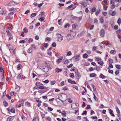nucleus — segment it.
I'll return each instance as SVG.
<instances>
[{
    "label": "nucleus",
    "mask_w": 121,
    "mask_h": 121,
    "mask_svg": "<svg viewBox=\"0 0 121 121\" xmlns=\"http://www.w3.org/2000/svg\"><path fill=\"white\" fill-rule=\"evenodd\" d=\"M60 96L62 97V98H63V97L65 98L63 100H62L59 98H57L55 99L56 101L57 102L58 104L60 105H63V101H65L67 99V95L66 94H64L62 95L60 94Z\"/></svg>",
    "instance_id": "1"
},
{
    "label": "nucleus",
    "mask_w": 121,
    "mask_h": 121,
    "mask_svg": "<svg viewBox=\"0 0 121 121\" xmlns=\"http://www.w3.org/2000/svg\"><path fill=\"white\" fill-rule=\"evenodd\" d=\"M57 35L58 38L57 41L60 42H61L63 39V36L60 34H58Z\"/></svg>",
    "instance_id": "2"
},
{
    "label": "nucleus",
    "mask_w": 121,
    "mask_h": 121,
    "mask_svg": "<svg viewBox=\"0 0 121 121\" xmlns=\"http://www.w3.org/2000/svg\"><path fill=\"white\" fill-rule=\"evenodd\" d=\"M73 58V60L75 62L78 61L80 59V55L74 56Z\"/></svg>",
    "instance_id": "3"
},
{
    "label": "nucleus",
    "mask_w": 121,
    "mask_h": 121,
    "mask_svg": "<svg viewBox=\"0 0 121 121\" xmlns=\"http://www.w3.org/2000/svg\"><path fill=\"white\" fill-rule=\"evenodd\" d=\"M78 104L77 103H75V104H73V105H72L71 106V107L73 109H75L76 108H78Z\"/></svg>",
    "instance_id": "4"
},
{
    "label": "nucleus",
    "mask_w": 121,
    "mask_h": 121,
    "mask_svg": "<svg viewBox=\"0 0 121 121\" xmlns=\"http://www.w3.org/2000/svg\"><path fill=\"white\" fill-rule=\"evenodd\" d=\"M100 34L102 37H104L105 34L104 30V29H101L100 31Z\"/></svg>",
    "instance_id": "5"
},
{
    "label": "nucleus",
    "mask_w": 121,
    "mask_h": 121,
    "mask_svg": "<svg viewBox=\"0 0 121 121\" xmlns=\"http://www.w3.org/2000/svg\"><path fill=\"white\" fill-rule=\"evenodd\" d=\"M66 38L67 40L68 41L71 40L72 39L71 35L69 34H68L67 35Z\"/></svg>",
    "instance_id": "6"
},
{
    "label": "nucleus",
    "mask_w": 121,
    "mask_h": 121,
    "mask_svg": "<svg viewBox=\"0 0 121 121\" xmlns=\"http://www.w3.org/2000/svg\"><path fill=\"white\" fill-rule=\"evenodd\" d=\"M45 64L46 66L48 68L51 69V68L50 67V62L48 61H46L45 62Z\"/></svg>",
    "instance_id": "7"
},
{
    "label": "nucleus",
    "mask_w": 121,
    "mask_h": 121,
    "mask_svg": "<svg viewBox=\"0 0 121 121\" xmlns=\"http://www.w3.org/2000/svg\"><path fill=\"white\" fill-rule=\"evenodd\" d=\"M17 4L13 1H12L8 4V5L9 6L15 5H17Z\"/></svg>",
    "instance_id": "8"
},
{
    "label": "nucleus",
    "mask_w": 121,
    "mask_h": 121,
    "mask_svg": "<svg viewBox=\"0 0 121 121\" xmlns=\"http://www.w3.org/2000/svg\"><path fill=\"white\" fill-rule=\"evenodd\" d=\"M75 76L76 78L77 79H78L81 77V75L79 73H76L75 74Z\"/></svg>",
    "instance_id": "9"
},
{
    "label": "nucleus",
    "mask_w": 121,
    "mask_h": 121,
    "mask_svg": "<svg viewBox=\"0 0 121 121\" xmlns=\"http://www.w3.org/2000/svg\"><path fill=\"white\" fill-rule=\"evenodd\" d=\"M6 31L7 32V35L9 36H12V35L11 33L9 31V30H6Z\"/></svg>",
    "instance_id": "10"
},
{
    "label": "nucleus",
    "mask_w": 121,
    "mask_h": 121,
    "mask_svg": "<svg viewBox=\"0 0 121 121\" xmlns=\"http://www.w3.org/2000/svg\"><path fill=\"white\" fill-rule=\"evenodd\" d=\"M15 108L13 107H12L11 110V112L14 113H15Z\"/></svg>",
    "instance_id": "11"
},
{
    "label": "nucleus",
    "mask_w": 121,
    "mask_h": 121,
    "mask_svg": "<svg viewBox=\"0 0 121 121\" xmlns=\"http://www.w3.org/2000/svg\"><path fill=\"white\" fill-rule=\"evenodd\" d=\"M56 72L57 73H58L60 72H61L62 71V69H59L57 68H56L55 69Z\"/></svg>",
    "instance_id": "12"
},
{
    "label": "nucleus",
    "mask_w": 121,
    "mask_h": 121,
    "mask_svg": "<svg viewBox=\"0 0 121 121\" xmlns=\"http://www.w3.org/2000/svg\"><path fill=\"white\" fill-rule=\"evenodd\" d=\"M20 88V87L17 85L16 87H15L16 91H18L19 90Z\"/></svg>",
    "instance_id": "13"
},
{
    "label": "nucleus",
    "mask_w": 121,
    "mask_h": 121,
    "mask_svg": "<svg viewBox=\"0 0 121 121\" xmlns=\"http://www.w3.org/2000/svg\"><path fill=\"white\" fill-rule=\"evenodd\" d=\"M96 76V75L94 73H91L90 74V77H95Z\"/></svg>",
    "instance_id": "14"
},
{
    "label": "nucleus",
    "mask_w": 121,
    "mask_h": 121,
    "mask_svg": "<svg viewBox=\"0 0 121 121\" xmlns=\"http://www.w3.org/2000/svg\"><path fill=\"white\" fill-rule=\"evenodd\" d=\"M32 51V48L30 47L27 50V52L29 53H31Z\"/></svg>",
    "instance_id": "15"
},
{
    "label": "nucleus",
    "mask_w": 121,
    "mask_h": 121,
    "mask_svg": "<svg viewBox=\"0 0 121 121\" xmlns=\"http://www.w3.org/2000/svg\"><path fill=\"white\" fill-rule=\"evenodd\" d=\"M99 20L100 21H101V23H103V18L101 16L99 17Z\"/></svg>",
    "instance_id": "16"
},
{
    "label": "nucleus",
    "mask_w": 121,
    "mask_h": 121,
    "mask_svg": "<svg viewBox=\"0 0 121 121\" xmlns=\"http://www.w3.org/2000/svg\"><path fill=\"white\" fill-rule=\"evenodd\" d=\"M37 14L36 13H32L31 14V15L30 16V17L31 18H32L33 17H34Z\"/></svg>",
    "instance_id": "17"
},
{
    "label": "nucleus",
    "mask_w": 121,
    "mask_h": 121,
    "mask_svg": "<svg viewBox=\"0 0 121 121\" xmlns=\"http://www.w3.org/2000/svg\"><path fill=\"white\" fill-rule=\"evenodd\" d=\"M77 26V24H73L72 25V27L73 29H75L76 27Z\"/></svg>",
    "instance_id": "18"
},
{
    "label": "nucleus",
    "mask_w": 121,
    "mask_h": 121,
    "mask_svg": "<svg viewBox=\"0 0 121 121\" xmlns=\"http://www.w3.org/2000/svg\"><path fill=\"white\" fill-rule=\"evenodd\" d=\"M63 62L65 64H66L68 63L69 61H68L67 60H65L64 59L63 60Z\"/></svg>",
    "instance_id": "19"
},
{
    "label": "nucleus",
    "mask_w": 121,
    "mask_h": 121,
    "mask_svg": "<svg viewBox=\"0 0 121 121\" xmlns=\"http://www.w3.org/2000/svg\"><path fill=\"white\" fill-rule=\"evenodd\" d=\"M37 56L39 58H41L42 57V55L41 54L39 53L37 54Z\"/></svg>",
    "instance_id": "20"
},
{
    "label": "nucleus",
    "mask_w": 121,
    "mask_h": 121,
    "mask_svg": "<svg viewBox=\"0 0 121 121\" xmlns=\"http://www.w3.org/2000/svg\"><path fill=\"white\" fill-rule=\"evenodd\" d=\"M115 66L116 68L118 69H121V66L120 65H116Z\"/></svg>",
    "instance_id": "21"
},
{
    "label": "nucleus",
    "mask_w": 121,
    "mask_h": 121,
    "mask_svg": "<svg viewBox=\"0 0 121 121\" xmlns=\"http://www.w3.org/2000/svg\"><path fill=\"white\" fill-rule=\"evenodd\" d=\"M99 77L100 78H101L102 79H103L105 78V76L101 73L100 74L99 76Z\"/></svg>",
    "instance_id": "22"
},
{
    "label": "nucleus",
    "mask_w": 121,
    "mask_h": 121,
    "mask_svg": "<svg viewBox=\"0 0 121 121\" xmlns=\"http://www.w3.org/2000/svg\"><path fill=\"white\" fill-rule=\"evenodd\" d=\"M121 19L120 18H119L118 19L117 21V23L119 25H120L121 24Z\"/></svg>",
    "instance_id": "23"
},
{
    "label": "nucleus",
    "mask_w": 121,
    "mask_h": 121,
    "mask_svg": "<svg viewBox=\"0 0 121 121\" xmlns=\"http://www.w3.org/2000/svg\"><path fill=\"white\" fill-rule=\"evenodd\" d=\"M108 61L109 62V64H112L113 63V60H112L111 58H109Z\"/></svg>",
    "instance_id": "24"
},
{
    "label": "nucleus",
    "mask_w": 121,
    "mask_h": 121,
    "mask_svg": "<svg viewBox=\"0 0 121 121\" xmlns=\"http://www.w3.org/2000/svg\"><path fill=\"white\" fill-rule=\"evenodd\" d=\"M22 67V65L20 64H19L17 66V69L18 70H19Z\"/></svg>",
    "instance_id": "25"
},
{
    "label": "nucleus",
    "mask_w": 121,
    "mask_h": 121,
    "mask_svg": "<svg viewBox=\"0 0 121 121\" xmlns=\"http://www.w3.org/2000/svg\"><path fill=\"white\" fill-rule=\"evenodd\" d=\"M88 55L86 53L84 54L83 56V58H87L88 57Z\"/></svg>",
    "instance_id": "26"
},
{
    "label": "nucleus",
    "mask_w": 121,
    "mask_h": 121,
    "mask_svg": "<svg viewBox=\"0 0 121 121\" xmlns=\"http://www.w3.org/2000/svg\"><path fill=\"white\" fill-rule=\"evenodd\" d=\"M3 103L4 105L5 106H7L8 105V104L7 103V102L5 100H4L3 101Z\"/></svg>",
    "instance_id": "27"
},
{
    "label": "nucleus",
    "mask_w": 121,
    "mask_h": 121,
    "mask_svg": "<svg viewBox=\"0 0 121 121\" xmlns=\"http://www.w3.org/2000/svg\"><path fill=\"white\" fill-rule=\"evenodd\" d=\"M116 52L115 50H112L110 52V53L111 54H115Z\"/></svg>",
    "instance_id": "28"
},
{
    "label": "nucleus",
    "mask_w": 121,
    "mask_h": 121,
    "mask_svg": "<svg viewBox=\"0 0 121 121\" xmlns=\"http://www.w3.org/2000/svg\"><path fill=\"white\" fill-rule=\"evenodd\" d=\"M25 104L26 106L28 107H29L30 106V103L28 101L26 102Z\"/></svg>",
    "instance_id": "29"
},
{
    "label": "nucleus",
    "mask_w": 121,
    "mask_h": 121,
    "mask_svg": "<svg viewBox=\"0 0 121 121\" xmlns=\"http://www.w3.org/2000/svg\"><path fill=\"white\" fill-rule=\"evenodd\" d=\"M39 121V120L38 119L37 117H36L35 118H34L32 121Z\"/></svg>",
    "instance_id": "30"
},
{
    "label": "nucleus",
    "mask_w": 121,
    "mask_h": 121,
    "mask_svg": "<svg viewBox=\"0 0 121 121\" xmlns=\"http://www.w3.org/2000/svg\"><path fill=\"white\" fill-rule=\"evenodd\" d=\"M23 32L26 33H27L28 32V29L26 28H25L23 29Z\"/></svg>",
    "instance_id": "31"
},
{
    "label": "nucleus",
    "mask_w": 121,
    "mask_h": 121,
    "mask_svg": "<svg viewBox=\"0 0 121 121\" xmlns=\"http://www.w3.org/2000/svg\"><path fill=\"white\" fill-rule=\"evenodd\" d=\"M22 75L21 74H20L18 76L17 78L19 79H20L22 78Z\"/></svg>",
    "instance_id": "32"
},
{
    "label": "nucleus",
    "mask_w": 121,
    "mask_h": 121,
    "mask_svg": "<svg viewBox=\"0 0 121 121\" xmlns=\"http://www.w3.org/2000/svg\"><path fill=\"white\" fill-rule=\"evenodd\" d=\"M70 77L72 78H73L74 77V75L73 73H71L69 74Z\"/></svg>",
    "instance_id": "33"
},
{
    "label": "nucleus",
    "mask_w": 121,
    "mask_h": 121,
    "mask_svg": "<svg viewBox=\"0 0 121 121\" xmlns=\"http://www.w3.org/2000/svg\"><path fill=\"white\" fill-rule=\"evenodd\" d=\"M62 59L61 58H59L56 61V62L58 63H60L62 61Z\"/></svg>",
    "instance_id": "34"
},
{
    "label": "nucleus",
    "mask_w": 121,
    "mask_h": 121,
    "mask_svg": "<svg viewBox=\"0 0 121 121\" xmlns=\"http://www.w3.org/2000/svg\"><path fill=\"white\" fill-rule=\"evenodd\" d=\"M56 83V81H51V84L53 85L54 84Z\"/></svg>",
    "instance_id": "35"
},
{
    "label": "nucleus",
    "mask_w": 121,
    "mask_h": 121,
    "mask_svg": "<svg viewBox=\"0 0 121 121\" xmlns=\"http://www.w3.org/2000/svg\"><path fill=\"white\" fill-rule=\"evenodd\" d=\"M64 81L62 82L59 84V86H62L64 85Z\"/></svg>",
    "instance_id": "36"
},
{
    "label": "nucleus",
    "mask_w": 121,
    "mask_h": 121,
    "mask_svg": "<svg viewBox=\"0 0 121 121\" xmlns=\"http://www.w3.org/2000/svg\"><path fill=\"white\" fill-rule=\"evenodd\" d=\"M62 114L63 117H65L66 115V113L64 111H63L62 113Z\"/></svg>",
    "instance_id": "37"
},
{
    "label": "nucleus",
    "mask_w": 121,
    "mask_h": 121,
    "mask_svg": "<svg viewBox=\"0 0 121 121\" xmlns=\"http://www.w3.org/2000/svg\"><path fill=\"white\" fill-rule=\"evenodd\" d=\"M47 52V54L48 55H49L50 56H51L52 55V52H51L48 51V50Z\"/></svg>",
    "instance_id": "38"
},
{
    "label": "nucleus",
    "mask_w": 121,
    "mask_h": 121,
    "mask_svg": "<svg viewBox=\"0 0 121 121\" xmlns=\"http://www.w3.org/2000/svg\"><path fill=\"white\" fill-rule=\"evenodd\" d=\"M44 18L43 17H41L39 18V20L41 22H42L44 20Z\"/></svg>",
    "instance_id": "39"
},
{
    "label": "nucleus",
    "mask_w": 121,
    "mask_h": 121,
    "mask_svg": "<svg viewBox=\"0 0 121 121\" xmlns=\"http://www.w3.org/2000/svg\"><path fill=\"white\" fill-rule=\"evenodd\" d=\"M15 116H13V117H12V116H10L8 118V119L7 120V121H10V119H11V118H12V117H14Z\"/></svg>",
    "instance_id": "40"
},
{
    "label": "nucleus",
    "mask_w": 121,
    "mask_h": 121,
    "mask_svg": "<svg viewBox=\"0 0 121 121\" xmlns=\"http://www.w3.org/2000/svg\"><path fill=\"white\" fill-rule=\"evenodd\" d=\"M72 55V53L70 51H69L67 52V55L68 56H70Z\"/></svg>",
    "instance_id": "41"
},
{
    "label": "nucleus",
    "mask_w": 121,
    "mask_h": 121,
    "mask_svg": "<svg viewBox=\"0 0 121 121\" xmlns=\"http://www.w3.org/2000/svg\"><path fill=\"white\" fill-rule=\"evenodd\" d=\"M30 47H32V48H34L35 49H36V46L35 44L32 45Z\"/></svg>",
    "instance_id": "42"
},
{
    "label": "nucleus",
    "mask_w": 121,
    "mask_h": 121,
    "mask_svg": "<svg viewBox=\"0 0 121 121\" xmlns=\"http://www.w3.org/2000/svg\"><path fill=\"white\" fill-rule=\"evenodd\" d=\"M14 13V12H10V13H9L8 15V17H10V15H13Z\"/></svg>",
    "instance_id": "43"
},
{
    "label": "nucleus",
    "mask_w": 121,
    "mask_h": 121,
    "mask_svg": "<svg viewBox=\"0 0 121 121\" xmlns=\"http://www.w3.org/2000/svg\"><path fill=\"white\" fill-rule=\"evenodd\" d=\"M96 10L95 8V7H93L91 10V11L92 12H94Z\"/></svg>",
    "instance_id": "44"
},
{
    "label": "nucleus",
    "mask_w": 121,
    "mask_h": 121,
    "mask_svg": "<svg viewBox=\"0 0 121 121\" xmlns=\"http://www.w3.org/2000/svg\"><path fill=\"white\" fill-rule=\"evenodd\" d=\"M108 72L109 73H111L112 74H113V71L109 69L108 71Z\"/></svg>",
    "instance_id": "45"
},
{
    "label": "nucleus",
    "mask_w": 121,
    "mask_h": 121,
    "mask_svg": "<svg viewBox=\"0 0 121 121\" xmlns=\"http://www.w3.org/2000/svg\"><path fill=\"white\" fill-rule=\"evenodd\" d=\"M62 19H60L58 20V24L59 25H60L61 24V21Z\"/></svg>",
    "instance_id": "46"
},
{
    "label": "nucleus",
    "mask_w": 121,
    "mask_h": 121,
    "mask_svg": "<svg viewBox=\"0 0 121 121\" xmlns=\"http://www.w3.org/2000/svg\"><path fill=\"white\" fill-rule=\"evenodd\" d=\"M96 47L95 46H93L92 47V51L94 52L95 50H96Z\"/></svg>",
    "instance_id": "47"
},
{
    "label": "nucleus",
    "mask_w": 121,
    "mask_h": 121,
    "mask_svg": "<svg viewBox=\"0 0 121 121\" xmlns=\"http://www.w3.org/2000/svg\"><path fill=\"white\" fill-rule=\"evenodd\" d=\"M88 108V109H91V107H90V106L89 105H87V107H86V109H87Z\"/></svg>",
    "instance_id": "48"
},
{
    "label": "nucleus",
    "mask_w": 121,
    "mask_h": 121,
    "mask_svg": "<svg viewBox=\"0 0 121 121\" xmlns=\"http://www.w3.org/2000/svg\"><path fill=\"white\" fill-rule=\"evenodd\" d=\"M43 3H40L39 4H38V7L39 8H40L42 6V5H43Z\"/></svg>",
    "instance_id": "49"
},
{
    "label": "nucleus",
    "mask_w": 121,
    "mask_h": 121,
    "mask_svg": "<svg viewBox=\"0 0 121 121\" xmlns=\"http://www.w3.org/2000/svg\"><path fill=\"white\" fill-rule=\"evenodd\" d=\"M83 34L84 33L82 32L80 33L79 34H78V36H81L83 35Z\"/></svg>",
    "instance_id": "50"
},
{
    "label": "nucleus",
    "mask_w": 121,
    "mask_h": 121,
    "mask_svg": "<svg viewBox=\"0 0 121 121\" xmlns=\"http://www.w3.org/2000/svg\"><path fill=\"white\" fill-rule=\"evenodd\" d=\"M116 14V12L115 11H113L111 13V15L112 16H114Z\"/></svg>",
    "instance_id": "51"
},
{
    "label": "nucleus",
    "mask_w": 121,
    "mask_h": 121,
    "mask_svg": "<svg viewBox=\"0 0 121 121\" xmlns=\"http://www.w3.org/2000/svg\"><path fill=\"white\" fill-rule=\"evenodd\" d=\"M92 87H93V88L94 91H96V89L95 86L93 85V84H92Z\"/></svg>",
    "instance_id": "52"
},
{
    "label": "nucleus",
    "mask_w": 121,
    "mask_h": 121,
    "mask_svg": "<svg viewBox=\"0 0 121 121\" xmlns=\"http://www.w3.org/2000/svg\"><path fill=\"white\" fill-rule=\"evenodd\" d=\"M68 89V88L66 86H65V87H63L62 88L63 90H67Z\"/></svg>",
    "instance_id": "53"
},
{
    "label": "nucleus",
    "mask_w": 121,
    "mask_h": 121,
    "mask_svg": "<svg viewBox=\"0 0 121 121\" xmlns=\"http://www.w3.org/2000/svg\"><path fill=\"white\" fill-rule=\"evenodd\" d=\"M87 112L86 111H83V112L82 114V115H86V114Z\"/></svg>",
    "instance_id": "54"
},
{
    "label": "nucleus",
    "mask_w": 121,
    "mask_h": 121,
    "mask_svg": "<svg viewBox=\"0 0 121 121\" xmlns=\"http://www.w3.org/2000/svg\"><path fill=\"white\" fill-rule=\"evenodd\" d=\"M98 63L101 65H102L103 64V63L102 61L98 62Z\"/></svg>",
    "instance_id": "55"
},
{
    "label": "nucleus",
    "mask_w": 121,
    "mask_h": 121,
    "mask_svg": "<svg viewBox=\"0 0 121 121\" xmlns=\"http://www.w3.org/2000/svg\"><path fill=\"white\" fill-rule=\"evenodd\" d=\"M46 119H47V120L48 121H50L51 120V118L49 117H48L47 118H46Z\"/></svg>",
    "instance_id": "56"
},
{
    "label": "nucleus",
    "mask_w": 121,
    "mask_h": 121,
    "mask_svg": "<svg viewBox=\"0 0 121 121\" xmlns=\"http://www.w3.org/2000/svg\"><path fill=\"white\" fill-rule=\"evenodd\" d=\"M108 110L109 111V112L110 114L111 113H112L113 112L112 110L110 109H108Z\"/></svg>",
    "instance_id": "57"
},
{
    "label": "nucleus",
    "mask_w": 121,
    "mask_h": 121,
    "mask_svg": "<svg viewBox=\"0 0 121 121\" xmlns=\"http://www.w3.org/2000/svg\"><path fill=\"white\" fill-rule=\"evenodd\" d=\"M45 40L46 41H49L50 40V39L48 37H47L46 38V39H45Z\"/></svg>",
    "instance_id": "58"
},
{
    "label": "nucleus",
    "mask_w": 121,
    "mask_h": 121,
    "mask_svg": "<svg viewBox=\"0 0 121 121\" xmlns=\"http://www.w3.org/2000/svg\"><path fill=\"white\" fill-rule=\"evenodd\" d=\"M42 117L45 118L46 119V118L45 117V114L43 113L42 114H41Z\"/></svg>",
    "instance_id": "59"
},
{
    "label": "nucleus",
    "mask_w": 121,
    "mask_h": 121,
    "mask_svg": "<svg viewBox=\"0 0 121 121\" xmlns=\"http://www.w3.org/2000/svg\"><path fill=\"white\" fill-rule=\"evenodd\" d=\"M103 7L104 8V9L105 10H106L108 8V7L107 6L104 5Z\"/></svg>",
    "instance_id": "60"
},
{
    "label": "nucleus",
    "mask_w": 121,
    "mask_h": 121,
    "mask_svg": "<svg viewBox=\"0 0 121 121\" xmlns=\"http://www.w3.org/2000/svg\"><path fill=\"white\" fill-rule=\"evenodd\" d=\"M56 46V44L55 43H53L52 44V46L53 47H55Z\"/></svg>",
    "instance_id": "61"
},
{
    "label": "nucleus",
    "mask_w": 121,
    "mask_h": 121,
    "mask_svg": "<svg viewBox=\"0 0 121 121\" xmlns=\"http://www.w3.org/2000/svg\"><path fill=\"white\" fill-rule=\"evenodd\" d=\"M119 73V70H116L115 72V74L116 75H118Z\"/></svg>",
    "instance_id": "62"
},
{
    "label": "nucleus",
    "mask_w": 121,
    "mask_h": 121,
    "mask_svg": "<svg viewBox=\"0 0 121 121\" xmlns=\"http://www.w3.org/2000/svg\"><path fill=\"white\" fill-rule=\"evenodd\" d=\"M115 5L114 4H112L111 6V8L112 9H114L115 7Z\"/></svg>",
    "instance_id": "63"
},
{
    "label": "nucleus",
    "mask_w": 121,
    "mask_h": 121,
    "mask_svg": "<svg viewBox=\"0 0 121 121\" xmlns=\"http://www.w3.org/2000/svg\"><path fill=\"white\" fill-rule=\"evenodd\" d=\"M33 41V39L31 38H30L28 40V42L29 43H30V42H32Z\"/></svg>",
    "instance_id": "64"
}]
</instances>
